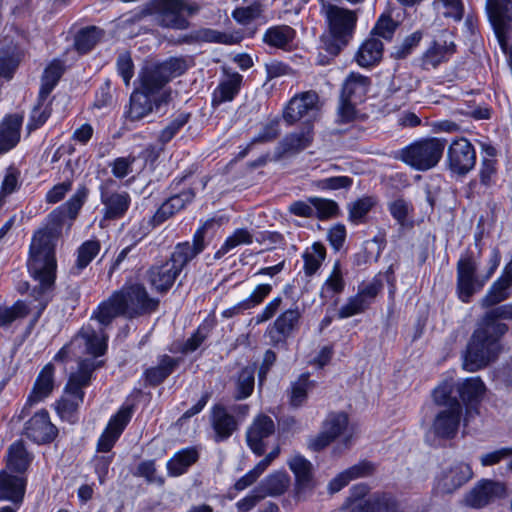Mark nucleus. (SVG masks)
I'll use <instances>...</instances> for the list:
<instances>
[{
    "label": "nucleus",
    "mask_w": 512,
    "mask_h": 512,
    "mask_svg": "<svg viewBox=\"0 0 512 512\" xmlns=\"http://www.w3.org/2000/svg\"><path fill=\"white\" fill-rule=\"evenodd\" d=\"M89 189L80 185L75 193L62 205L50 212L46 224L33 235L27 268L30 276L37 284L31 291V296L37 304L34 306L35 323L48 303L52 300L57 273L56 243L62 234L64 226L69 230L86 203Z\"/></svg>",
    "instance_id": "1"
},
{
    "label": "nucleus",
    "mask_w": 512,
    "mask_h": 512,
    "mask_svg": "<svg viewBox=\"0 0 512 512\" xmlns=\"http://www.w3.org/2000/svg\"><path fill=\"white\" fill-rule=\"evenodd\" d=\"M512 320V303L497 306L485 313L481 327L477 328L467 345L463 367L469 372L478 371L494 361L501 352L500 338L508 326L498 320Z\"/></svg>",
    "instance_id": "2"
},
{
    "label": "nucleus",
    "mask_w": 512,
    "mask_h": 512,
    "mask_svg": "<svg viewBox=\"0 0 512 512\" xmlns=\"http://www.w3.org/2000/svg\"><path fill=\"white\" fill-rule=\"evenodd\" d=\"M95 369V362L85 359L80 361L78 370L70 375L63 395L56 403V410L61 419L70 423L76 421L77 410L84 400L83 389L90 385Z\"/></svg>",
    "instance_id": "3"
},
{
    "label": "nucleus",
    "mask_w": 512,
    "mask_h": 512,
    "mask_svg": "<svg viewBox=\"0 0 512 512\" xmlns=\"http://www.w3.org/2000/svg\"><path fill=\"white\" fill-rule=\"evenodd\" d=\"M446 145L445 138H424L399 150L395 158L417 171H427L439 163Z\"/></svg>",
    "instance_id": "4"
},
{
    "label": "nucleus",
    "mask_w": 512,
    "mask_h": 512,
    "mask_svg": "<svg viewBox=\"0 0 512 512\" xmlns=\"http://www.w3.org/2000/svg\"><path fill=\"white\" fill-rule=\"evenodd\" d=\"M156 12L162 27L185 30L189 27V17L199 13L201 6L193 0H152L147 9Z\"/></svg>",
    "instance_id": "5"
},
{
    "label": "nucleus",
    "mask_w": 512,
    "mask_h": 512,
    "mask_svg": "<svg viewBox=\"0 0 512 512\" xmlns=\"http://www.w3.org/2000/svg\"><path fill=\"white\" fill-rule=\"evenodd\" d=\"M321 109L320 98L313 90L294 95L283 109L282 117L287 125L291 126L307 118L305 125L316 120Z\"/></svg>",
    "instance_id": "6"
},
{
    "label": "nucleus",
    "mask_w": 512,
    "mask_h": 512,
    "mask_svg": "<svg viewBox=\"0 0 512 512\" xmlns=\"http://www.w3.org/2000/svg\"><path fill=\"white\" fill-rule=\"evenodd\" d=\"M170 91H160L155 86L146 87L145 78L141 76V86L130 96V106L127 117L132 121H138L147 116L153 110V105L159 107L170 99Z\"/></svg>",
    "instance_id": "7"
},
{
    "label": "nucleus",
    "mask_w": 512,
    "mask_h": 512,
    "mask_svg": "<svg viewBox=\"0 0 512 512\" xmlns=\"http://www.w3.org/2000/svg\"><path fill=\"white\" fill-rule=\"evenodd\" d=\"M478 262L473 252L466 251L457 262V293L460 300L468 303L474 293L484 286L477 277Z\"/></svg>",
    "instance_id": "8"
},
{
    "label": "nucleus",
    "mask_w": 512,
    "mask_h": 512,
    "mask_svg": "<svg viewBox=\"0 0 512 512\" xmlns=\"http://www.w3.org/2000/svg\"><path fill=\"white\" fill-rule=\"evenodd\" d=\"M117 292L128 318L152 313L159 306V300L150 297L146 288L141 284L124 286Z\"/></svg>",
    "instance_id": "9"
},
{
    "label": "nucleus",
    "mask_w": 512,
    "mask_h": 512,
    "mask_svg": "<svg viewBox=\"0 0 512 512\" xmlns=\"http://www.w3.org/2000/svg\"><path fill=\"white\" fill-rule=\"evenodd\" d=\"M81 348L83 353L98 357L105 353L107 344L104 336H100L92 327H83L71 342L55 355V360H65L70 354L75 355L76 350Z\"/></svg>",
    "instance_id": "10"
},
{
    "label": "nucleus",
    "mask_w": 512,
    "mask_h": 512,
    "mask_svg": "<svg viewBox=\"0 0 512 512\" xmlns=\"http://www.w3.org/2000/svg\"><path fill=\"white\" fill-rule=\"evenodd\" d=\"M188 69L187 61L182 57H171L159 64L145 69L141 76L145 78V86H155L164 91V86L173 78L185 73Z\"/></svg>",
    "instance_id": "11"
},
{
    "label": "nucleus",
    "mask_w": 512,
    "mask_h": 512,
    "mask_svg": "<svg viewBox=\"0 0 512 512\" xmlns=\"http://www.w3.org/2000/svg\"><path fill=\"white\" fill-rule=\"evenodd\" d=\"M114 183V180L108 179L99 187L103 217L106 220L123 218L131 205V196L127 191H111L109 189Z\"/></svg>",
    "instance_id": "12"
},
{
    "label": "nucleus",
    "mask_w": 512,
    "mask_h": 512,
    "mask_svg": "<svg viewBox=\"0 0 512 512\" xmlns=\"http://www.w3.org/2000/svg\"><path fill=\"white\" fill-rule=\"evenodd\" d=\"M301 317L298 306L283 311L265 331L269 343L274 347L285 344L286 340L298 330Z\"/></svg>",
    "instance_id": "13"
},
{
    "label": "nucleus",
    "mask_w": 512,
    "mask_h": 512,
    "mask_svg": "<svg viewBox=\"0 0 512 512\" xmlns=\"http://www.w3.org/2000/svg\"><path fill=\"white\" fill-rule=\"evenodd\" d=\"M447 160L452 172L465 175L476 164L475 148L466 138L455 139L448 147Z\"/></svg>",
    "instance_id": "14"
},
{
    "label": "nucleus",
    "mask_w": 512,
    "mask_h": 512,
    "mask_svg": "<svg viewBox=\"0 0 512 512\" xmlns=\"http://www.w3.org/2000/svg\"><path fill=\"white\" fill-rule=\"evenodd\" d=\"M462 417V405L454 402L450 408H443L434 417L431 433L439 439H452L456 436Z\"/></svg>",
    "instance_id": "15"
},
{
    "label": "nucleus",
    "mask_w": 512,
    "mask_h": 512,
    "mask_svg": "<svg viewBox=\"0 0 512 512\" xmlns=\"http://www.w3.org/2000/svg\"><path fill=\"white\" fill-rule=\"evenodd\" d=\"M506 495V486L499 481L484 479L465 496V504L472 508H482Z\"/></svg>",
    "instance_id": "16"
},
{
    "label": "nucleus",
    "mask_w": 512,
    "mask_h": 512,
    "mask_svg": "<svg viewBox=\"0 0 512 512\" xmlns=\"http://www.w3.org/2000/svg\"><path fill=\"white\" fill-rule=\"evenodd\" d=\"M24 433L35 443L46 444L56 438L58 429L50 421L49 413L46 410H41L26 422Z\"/></svg>",
    "instance_id": "17"
},
{
    "label": "nucleus",
    "mask_w": 512,
    "mask_h": 512,
    "mask_svg": "<svg viewBox=\"0 0 512 512\" xmlns=\"http://www.w3.org/2000/svg\"><path fill=\"white\" fill-rule=\"evenodd\" d=\"M132 417V409L130 407H121L119 411L112 416L107 427L101 434L97 451L107 453L114 447L116 441L124 431Z\"/></svg>",
    "instance_id": "18"
},
{
    "label": "nucleus",
    "mask_w": 512,
    "mask_h": 512,
    "mask_svg": "<svg viewBox=\"0 0 512 512\" xmlns=\"http://www.w3.org/2000/svg\"><path fill=\"white\" fill-rule=\"evenodd\" d=\"M204 235V229H198L193 236L192 243L186 241L178 243L174 247L167 261L174 264V268H177L179 274L191 260L205 249Z\"/></svg>",
    "instance_id": "19"
},
{
    "label": "nucleus",
    "mask_w": 512,
    "mask_h": 512,
    "mask_svg": "<svg viewBox=\"0 0 512 512\" xmlns=\"http://www.w3.org/2000/svg\"><path fill=\"white\" fill-rule=\"evenodd\" d=\"M275 432V424L271 417L260 414L252 422L246 433L250 449L258 456L265 452V439Z\"/></svg>",
    "instance_id": "20"
},
{
    "label": "nucleus",
    "mask_w": 512,
    "mask_h": 512,
    "mask_svg": "<svg viewBox=\"0 0 512 512\" xmlns=\"http://www.w3.org/2000/svg\"><path fill=\"white\" fill-rule=\"evenodd\" d=\"M179 275L174 264L166 260L149 267L146 271V280L157 293L165 294L172 288Z\"/></svg>",
    "instance_id": "21"
},
{
    "label": "nucleus",
    "mask_w": 512,
    "mask_h": 512,
    "mask_svg": "<svg viewBox=\"0 0 512 512\" xmlns=\"http://www.w3.org/2000/svg\"><path fill=\"white\" fill-rule=\"evenodd\" d=\"M486 13L493 32H512V0H487Z\"/></svg>",
    "instance_id": "22"
},
{
    "label": "nucleus",
    "mask_w": 512,
    "mask_h": 512,
    "mask_svg": "<svg viewBox=\"0 0 512 512\" xmlns=\"http://www.w3.org/2000/svg\"><path fill=\"white\" fill-rule=\"evenodd\" d=\"M210 422L216 442L227 440L238 429L239 425L237 418L230 414L222 404L213 405L210 412Z\"/></svg>",
    "instance_id": "23"
},
{
    "label": "nucleus",
    "mask_w": 512,
    "mask_h": 512,
    "mask_svg": "<svg viewBox=\"0 0 512 512\" xmlns=\"http://www.w3.org/2000/svg\"><path fill=\"white\" fill-rule=\"evenodd\" d=\"M472 477L468 464L456 463L443 470L437 480V489L444 494H450L465 484Z\"/></svg>",
    "instance_id": "24"
},
{
    "label": "nucleus",
    "mask_w": 512,
    "mask_h": 512,
    "mask_svg": "<svg viewBox=\"0 0 512 512\" xmlns=\"http://www.w3.org/2000/svg\"><path fill=\"white\" fill-rule=\"evenodd\" d=\"M23 116L7 115L0 123V155L13 149L20 141Z\"/></svg>",
    "instance_id": "25"
},
{
    "label": "nucleus",
    "mask_w": 512,
    "mask_h": 512,
    "mask_svg": "<svg viewBox=\"0 0 512 512\" xmlns=\"http://www.w3.org/2000/svg\"><path fill=\"white\" fill-rule=\"evenodd\" d=\"M329 32H354L357 25L355 11L337 5H329L326 11Z\"/></svg>",
    "instance_id": "26"
},
{
    "label": "nucleus",
    "mask_w": 512,
    "mask_h": 512,
    "mask_svg": "<svg viewBox=\"0 0 512 512\" xmlns=\"http://www.w3.org/2000/svg\"><path fill=\"white\" fill-rule=\"evenodd\" d=\"M375 472V465L367 460H363L334 477L328 485L331 493L340 491L343 487L348 485L352 480L368 477Z\"/></svg>",
    "instance_id": "27"
},
{
    "label": "nucleus",
    "mask_w": 512,
    "mask_h": 512,
    "mask_svg": "<svg viewBox=\"0 0 512 512\" xmlns=\"http://www.w3.org/2000/svg\"><path fill=\"white\" fill-rule=\"evenodd\" d=\"M180 363V358L166 354L159 356L158 364L147 368L143 373L146 384L153 387L160 385L176 370Z\"/></svg>",
    "instance_id": "28"
},
{
    "label": "nucleus",
    "mask_w": 512,
    "mask_h": 512,
    "mask_svg": "<svg viewBox=\"0 0 512 512\" xmlns=\"http://www.w3.org/2000/svg\"><path fill=\"white\" fill-rule=\"evenodd\" d=\"M243 76L238 72H227L219 82L212 94V105L219 106L224 102L232 101L239 93Z\"/></svg>",
    "instance_id": "29"
},
{
    "label": "nucleus",
    "mask_w": 512,
    "mask_h": 512,
    "mask_svg": "<svg viewBox=\"0 0 512 512\" xmlns=\"http://www.w3.org/2000/svg\"><path fill=\"white\" fill-rule=\"evenodd\" d=\"M289 467L295 474L296 494L301 498L313 487L312 464L302 456H294L289 461Z\"/></svg>",
    "instance_id": "30"
},
{
    "label": "nucleus",
    "mask_w": 512,
    "mask_h": 512,
    "mask_svg": "<svg viewBox=\"0 0 512 512\" xmlns=\"http://www.w3.org/2000/svg\"><path fill=\"white\" fill-rule=\"evenodd\" d=\"M346 282L340 261L333 264L332 270L320 288V298L323 302L335 300L344 292Z\"/></svg>",
    "instance_id": "31"
},
{
    "label": "nucleus",
    "mask_w": 512,
    "mask_h": 512,
    "mask_svg": "<svg viewBox=\"0 0 512 512\" xmlns=\"http://www.w3.org/2000/svg\"><path fill=\"white\" fill-rule=\"evenodd\" d=\"M231 16L242 26L261 25L267 22L265 5L260 0H254L247 6H237Z\"/></svg>",
    "instance_id": "32"
},
{
    "label": "nucleus",
    "mask_w": 512,
    "mask_h": 512,
    "mask_svg": "<svg viewBox=\"0 0 512 512\" xmlns=\"http://www.w3.org/2000/svg\"><path fill=\"white\" fill-rule=\"evenodd\" d=\"M117 316H126V312L118 292L115 291L98 305L91 318L97 320L101 326L107 327Z\"/></svg>",
    "instance_id": "33"
},
{
    "label": "nucleus",
    "mask_w": 512,
    "mask_h": 512,
    "mask_svg": "<svg viewBox=\"0 0 512 512\" xmlns=\"http://www.w3.org/2000/svg\"><path fill=\"white\" fill-rule=\"evenodd\" d=\"M26 481L23 477L0 472V500L21 503L25 494Z\"/></svg>",
    "instance_id": "34"
},
{
    "label": "nucleus",
    "mask_w": 512,
    "mask_h": 512,
    "mask_svg": "<svg viewBox=\"0 0 512 512\" xmlns=\"http://www.w3.org/2000/svg\"><path fill=\"white\" fill-rule=\"evenodd\" d=\"M384 46L380 39L371 37L365 40L359 47L355 61L363 68L377 65L383 56Z\"/></svg>",
    "instance_id": "35"
},
{
    "label": "nucleus",
    "mask_w": 512,
    "mask_h": 512,
    "mask_svg": "<svg viewBox=\"0 0 512 512\" xmlns=\"http://www.w3.org/2000/svg\"><path fill=\"white\" fill-rule=\"evenodd\" d=\"M455 52V44L453 41L447 42L446 40L434 41L432 45L427 49L422 57V67L425 70L436 68L442 62L448 60V58Z\"/></svg>",
    "instance_id": "36"
},
{
    "label": "nucleus",
    "mask_w": 512,
    "mask_h": 512,
    "mask_svg": "<svg viewBox=\"0 0 512 512\" xmlns=\"http://www.w3.org/2000/svg\"><path fill=\"white\" fill-rule=\"evenodd\" d=\"M199 459V451L196 447H187L176 452L167 461V471L172 477H178L188 471Z\"/></svg>",
    "instance_id": "37"
},
{
    "label": "nucleus",
    "mask_w": 512,
    "mask_h": 512,
    "mask_svg": "<svg viewBox=\"0 0 512 512\" xmlns=\"http://www.w3.org/2000/svg\"><path fill=\"white\" fill-rule=\"evenodd\" d=\"M233 398L237 401L248 398L254 390L255 366L243 367L231 378Z\"/></svg>",
    "instance_id": "38"
},
{
    "label": "nucleus",
    "mask_w": 512,
    "mask_h": 512,
    "mask_svg": "<svg viewBox=\"0 0 512 512\" xmlns=\"http://www.w3.org/2000/svg\"><path fill=\"white\" fill-rule=\"evenodd\" d=\"M369 77L359 73H350L342 87V97L354 102H362L370 88Z\"/></svg>",
    "instance_id": "39"
},
{
    "label": "nucleus",
    "mask_w": 512,
    "mask_h": 512,
    "mask_svg": "<svg viewBox=\"0 0 512 512\" xmlns=\"http://www.w3.org/2000/svg\"><path fill=\"white\" fill-rule=\"evenodd\" d=\"M54 389V366L47 364L37 376L28 401L35 403L48 397Z\"/></svg>",
    "instance_id": "40"
},
{
    "label": "nucleus",
    "mask_w": 512,
    "mask_h": 512,
    "mask_svg": "<svg viewBox=\"0 0 512 512\" xmlns=\"http://www.w3.org/2000/svg\"><path fill=\"white\" fill-rule=\"evenodd\" d=\"M65 71L64 63L59 59H54L44 70L41 77V86L39 90L40 100L46 101L50 93L58 84Z\"/></svg>",
    "instance_id": "41"
},
{
    "label": "nucleus",
    "mask_w": 512,
    "mask_h": 512,
    "mask_svg": "<svg viewBox=\"0 0 512 512\" xmlns=\"http://www.w3.org/2000/svg\"><path fill=\"white\" fill-rule=\"evenodd\" d=\"M242 39L238 34L234 37V34H184L175 38L173 34L167 40L173 44H194L200 42H216L233 44L239 42Z\"/></svg>",
    "instance_id": "42"
},
{
    "label": "nucleus",
    "mask_w": 512,
    "mask_h": 512,
    "mask_svg": "<svg viewBox=\"0 0 512 512\" xmlns=\"http://www.w3.org/2000/svg\"><path fill=\"white\" fill-rule=\"evenodd\" d=\"M312 141L313 124L309 123L301 131L286 135L281 141V146L284 152H297L310 146Z\"/></svg>",
    "instance_id": "43"
},
{
    "label": "nucleus",
    "mask_w": 512,
    "mask_h": 512,
    "mask_svg": "<svg viewBox=\"0 0 512 512\" xmlns=\"http://www.w3.org/2000/svg\"><path fill=\"white\" fill-rule=\"evenodd\" d=\"M394 499L388 495H372L355 502L350 512H389Z\"/></svg>",
    "instance_id": "44"
},
{
    "label": "nucleus",
    "mask_w": 512,
    "mask_h": 512,
    "mask_svg": "<svg viewBox=\"0 0 512 512\" xmlns=\"http://www.w3.org/2000/svg\"><path fill=\"white\" fill-rule=\"evenodd\" d=\"M32 461V456L27 452L21 441L13 443L8 449L7 467L15 472L23 473Z\"/></svg>",
    "instance_id": "45"
},
{
    "label": "nucleus",
    "mask_w": 512,
    "mask_h": 512,
    "mask_svg": "<svg viewBox=\"0 0 512 512\" xmlns=\"http://www.w3.org/2000/svg\"><path fill=\"white\" fill-rule=\"evenodd\" d=\"M304 273L307 277L316 274L326 258V248L320 242H315L311 247L307 248L303 255Z\"/></svg>",
    "instance_id": "46"
},
{
    "label": "nucleus",
    "mask_w": 512,
    "mask_h": 512,
    "mask_svg": "<svg viewBox=\"0 0 512 512\" xmlns=\"http://www.w3.org/2000/svg\"><path fill=\"white\" fill-rule=\"evenodd\" d=\"M457 392L465 403H474L482 399L485 385L479 377L468 378L457 384Z\"/></svg>",
    "instance_id": "47"
},
{
    "label": "nucleus",
    "mask_w": 512,
    "mask_h": 512,
    "mask_svg": "<svg viewBox=\"0 0 512 512\" xmlns=\"http://www.w3.org/2000/svg\"><path fill=\"white\" fill-rule=\"evenodd\" d=\"M100 248L101 245L98 240H87L83 242L77 249V259L75 265L72 267V273L79 274L86 268L98 255Z\"/></svg>",
    "instance_id": "48"
},
{
    "label": "nucleus",
    "mask_w": 512,
    "mask_h": 512,
    "mask_svg": "<svg viewBox=\"0 0 512 512\" xmlns=\"http://www.w3.org/2000/svg\"><path fill=\"white\" fill-rule=\"evenodd\" d=\"M289 486V476L286 472H275L267 476L261 483L259 489L262 494L277 496L283 494Z\"/></svg>",
    "instance_id": "49"
},
{
    "label": "nucleus",
    "mask_w": 512,
    "mask_h": 512,
    "mask_svg": "<svg viewBox=\"0 0 512 512\" xmlns=\"http://www.w3.org/2000/svg\"><path fill=\"white\" fill-rule=\"evenodd\" d=\"M253 242V235L244 228L236 229L222 244V246L215 252L214 259H220L229 251L236 248L241 244H251Z\"/></svg>",
    "instance_id": "50"
},
{
    "label": "nucleus",
    "mask_w": 512,
    "mask_h": 512,
    "mask_svg": "<svg viewBox=\"0 0 512 512\" xmlns=\"http://www.w3.org/2000/svg\"><path fill=\"white\" fill-rule=\"evenodd\" d=\"M159 226L158 223L153 221V216L150 218H142L139 221L135 222L126 234V239L132 243V245H136L142 239H144L150 231Z\"/></svg>",
    "instance_id": "51"
},
{
    "label": "nucleus",
    "mask_w": 512,
    "mask_h": 512,
    "mask_svg": "<svg viewBox=\"0 0 512 512\" xmlns=\"http://www.w3.org/2000/svg\"><path fill=\"white\" fill-rule=\"evenodd\" d=\"M309 202L314 208V216L320 220L339 215V206L334 200L311 197L309 198Z\"/></svg>",
    "instance_id": "52"
},
{
    "label": "nucleus",
    "mask_w": 512,
    "mask_h": 512,
    "mask_svg": "<svg viewBox=\"0 0 512 512\" xmlns=\"http://www.w3.org/2000/svg\"><path fill=\"white\" fill-rule=\"evenodd\" d=\"M30 310L29 305L20 300L11 307L0 308V327L9 326L13 321L26 317Z\"/></svg>",
    "instance_id": "53"
},
{
    "label": "nucleus",
    "mask_w": 512,
    "mask_h": 512,
    "mask_svg": "<svg viewBox=\"0 0 512 512\" xmlns=\"http://www.w3.org/2000/svg\"><path fill=\"white\" fill-rule=\"evenodd\" d=\"M348 416L345 413H332L328 415L323 424V430L335 440L347 430Z\"/></svg>",
    "instance_id": "54"
},
{
    "label": "nucleus",
    "mask_w": 512,
    "mask_h": 512,
    "mask_svg": "<svg viewBox=\"0 0 512 512\" xmlns=\"http://www.w3.org/2000/svg\"><path fill=\"white\" fill-rule=\"evenodd\" d=\"M375 204L376 200L371 196L360 198L351 203L349 205V219L353 223H361Z\"/></svg>",
    "instance_id": "55"
},
{
    "label": "nucleus",
    "mask_w": 512,
    "mask_h": 512,
    "mask_svg": "<svg viewBox=\"0 0 512 512\" xmlns=\"http://www.w3.org/2000/svg\"><path fill=\"white\" fill-rule=\"evenodd\" d=\"M454 384L452 381H444L433 390V401L437 406L450 408L454 402H459L452 397Z\"/></svg>",
    "instance_id": "56"
},
{
    "label": "nucleus",
    "mask_w": 512,
    "mask_h": 512,
    "mask_svg": "<svg viewBox=\"0 0 512 512\" xmlns=\"http://www.w3.org/2000/svg\"><path fill=\"white\" fill-rule=\"evenodd\" d=\"M19 176L20 172L17 169L13 167L7 169L0 188V207L7 197L19 189Z\"/></svg>",
    "instance_id": "57"
},
{
    "label": "nucleus",
    "mask_w": 512,
    "mask_h": 512,
    "mask_svg": "<svg viewBox=\"0 0 512 512\" xmlns=\"http://www.w3.org/2000/svg\"><path fill=\"white\" fill-rule=\"evenodd\" d=\"M189 119V113L178 114L165 128L161 130L158 136L159 142L164 145L172 140V138L188 123Z\"/></svg>",
    "instance_id": "58"
},
{
    "label": "nucleus",
    "mask_w": 512,
    "mask_h": 512,
    "mask_svg": "<svg viewBox=\"0 0 512 512\" xmlns=\"http://www.w3.org/2000/svg\"><path fill=\"white\" fill-rule=\"evenodd\" d=\"M310 386L309 375L302 374L291 386L290 404L294 407L301 406L307 398Z\"/></svg>",
    "instance_id": "59"
},
{
    "label": "nucleus",
    "mask_w": 512,
    "mask_h": 512,
    "mask_svg": "<svg viewBox=\"0 0 512 512\" xmlns=\"http://www.w3.org/2000/svg\"><path fill=\"white\" fill-rule=\"evenodd\" d=\"M383 288L381 275L375 276L369 282H363L358 286V296L370 306Z\"/></svg>",
    "instance_id": "60"
},
{
    "label": "nucleus",
    "mask_w": 512,
    "mask_h": 512,
    "mask_svg": "<svg viewBox=\"0 0 512 512\" xmlns=\"http://www.w3.org/2000/svg\"><path fill=\"white\" fill-rule=\"evenodd\" d=\"M351 34H322L321 43L323 49L329 54L336 56L345 47Z\"/></svg>",
    "instance_id": "61"
},
{
    "label": "nucleus",
    "mask_w": 512,
    "mask_h": 512,
    "mask_svg": "<svg viewBox=\"0 0 512 512\" xmlns=\"http://www.w3.org/2000/svg\"><path fill=\"white\" fill-rule=\"evenodd\" d=\"M370 306L358 296V294L349 297L347 299V302L340 307L338 310V318L345 319L352 317L354 315L363 313L366 311Z\"/></svg>",
    "instance_id": "62"
},
{
    "label": "nucleus",
    "mask_w": 512,
    "mask_h": 512,
    "mask_svg": "<svg viewBox=\"0 0 512 512\" xmlns=\"http://www.w3.org/2000/svg\"><path fill=\"white\" fill-rule=\"evenodd\" d=\"M370 306L358 296V294L349 297L347 299V302L340 307L338 310V318L345 319L352 317L354 315L363 313L366 311Z\"/></svg>",
    "instance_id": "63"
},
{
    "label": "nucleus",
    "mask_w": 512,
    "mask_h": 512,
    "mask_svg": "<svg viewBox=\"0 0 512 512\" xmlns=\"http://www.w3.org/2000/svg\"><path fill=\"white\" fill-rule=\"evenodd\" d=\"M263 42L271 48L291 51L295 48L294 34H264Z\"/></svg>",
    "instance_id": "64"
}]
</instances>
